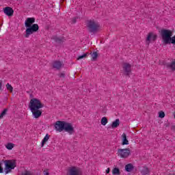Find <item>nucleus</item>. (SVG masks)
<instances>
[{"instance_id":"a878e982","label":"nucleus","mask_w":175,"mask_h":175,"mask_svg":"<svg viewBox=\"0 0 175 175\" xmlns=\"http://www.w3.org/2000/svg\"><path fill=\"white\" fill-rule=\"evenodd\" d=\"M6 113H8V109H5L0 114V120L3 118L5 116H6Z\"/></svg>"},{"instance_id":"b1692460","label":"nucleus","mask_w":175,"mask_h":175,"mask_svg":"<svg viewBox=\"0 0 175 175\" xmlns=\"http://www.w3.org/2000/svg\"><path fill=\"white\" fill-rule=\"evenodd\" d=\"M167 67L172 69V70H175V61L172 62L171 64H167Z\"/></svg>"},{"instance_id":"473e14b6","label":"nucleus","mask_w":175,"mask_h":175,"mask_svg":"<svg viewBox=\"0 0 175 175\" xmlns=\"http://www.w3.org/2000/svg\"><path fill=\"white\" fill-rule=\"evenodd\" d=\"M0 173H3V167H2V163H0Z\"/></svg>"},{"instance_id":"7ed1b4c3","label":"nucleus","mask_w":175,"mask_h":175,"mask_svg":"<svg viewBox=\"0 0 175 175\" xmlns=\"http://www.w3.org/2000/svg\"><path fill=\"white\" fill-rule=\"evenodd\" d=\"M4 172L5 174H9V173H12V170H14V168L17 166V163L16 160H5L4 161Z\"/></svg>"},{"instance_id":"0eeeda50","label":"nucleus","mask_w":175,"mask_h":175,"mask_svg":"<svg viewBox=\"0 0 175 175\" xmlns=\"http://www.w3.org/2000/svg\"><path fill=\"white\" fill-rule=\"evenodd\" d=\"M68 175H83V171L80 167H71L68 169Z\"/></svg>"},{"instance_id":"dca6fc26","label":"nucleus","mask_w":175,"mask_h":175,"mask_svg":"<svg viewBox=\"0 0 175 175\" xmlns=\"http://www.w3.org/2000/svg\"><path fill=\"white\" fill-rule=\"evenodd\" d=\"M122 146L129 144V141H128V139H126V134H125V133H124L122 135Z\"/></svg>"},{"instance_id":"f03ea898","label":"nucleus","mask_w":175,"mask_h":175,"mask_svg":"<svg viewBox=\"0 0 175 175\" xmlns=\"http://www.w3.org/2000/svg\"><path fill=\"white\" fill-rule=\"evenodd\" d=\"M44 107V105L42 103L38 98H32L30 100L29 103V108L30 109L31 111H33L35 110H39Z\"/></svg>"},{"instance_id":"7c9ffc66","label":"nucleus","mask_w":175,"mask_h":175,"mask_svg":"<svg viewBox=\"0 0 175 175\" xmlns=\"http://www.w3.org/2000/svg\"><path fill=\"white\" fill-rule=\"evenodd\" d=\"M22 175H32L31 171L25 170L24 172L22 173Z\"/></svg>"},{"instance_id":"2eb2a0df","label":"nucleus","mask_w":175,"mask_h":175,"mask_svg":"<svg viewBox=\"0 0 175 175\" xmlns=\"http://www.w3.org/2000/svg\"><path fill=\"white\" fill-rule=\"evenodd\" d=\"M32 114H33V117H34V118H39V117H40L42 116V111L40 109H36L34 111H31Z\"/></svg>"},{"instance_id":"e433bc0d","label":"nucleus","mask_w":175,"mask_h":175,"mask_svg":"<svg viewBox=\"0 0 175 175\" xmlns=\"http://www.w3.org/2000/svg\"><path fill=\"white\" fill-rule=\"evenodd\" d=\"M2 88V83L0 82V90Z\"/></svg>"},{"instance_id":"1a4fd4ad","label":"nucleus","mask_w":175,"mask_h":175,"mask_svg":"<svg viewBox=\"0 0 175 175\" xmlns=\"http://www.w3.org/2000/svg\"><path fill=\"white\" fill-rule=\"evenodd\" d=\"M64 131L68 132L70 135H72L75 132V128L72 126V124L65 122Z\"/></svg>"},{"instance_id":"6e6552de","label":"nucleus","mask_w":175,"mask_h":175,"mask_svg":"<svg viewBox=\"0 0 175 175\" xmlns=\"http://www.w3.org/2000/svg\"><path fill=\"white\" fill-rule=\"evenodd\" d=\"M131 68H132V66L129 63L122 64V69L126 76H129V75H131V72H132Z\"/></svg>"},{"instance_id":"a211bd4d","label":"nucleus","mask_w":175,"mask_h":175,"mask_svg":"<svg viewBox=\"0 0 175 175\" xmlns=\"http://www.w3.org/2000/svg\"><path fill=\"white\" fill-rule=\"evenodd\" d=\"M134 168H135V167H133L132 163H129V164L126 165L124 167L126 172H132V170H133Z\"/></svg>"},{"instance_id":"5701e85b","label":"nucleus","mask_w":175,"mask_h":175,"mask_svg":"<svg viewBox=\"0 0 175 175\" xmlns=\"http://www.w3.org/2000/svg\"><path fill=\"white\" fill-rule=\"evenodd\" d=\"M112 174L120 175V174H121V172H120V169L115 167L112 170Z\"/></svg>"},{"instance_id":"aec40b11","label":"nucleus","mask_w":175,"mask_h":175,"mask_svg":"<svg viewBox=\"0 0 175 175\" xmlns=\"http://www.w3.org/2000/svg\"><path fill=\"white\" fill-rule=\"evenodd\" d=\"M49 139H50V135L49 134H46L44 139H42L41 147H43L47 142H49Z\"/></svg>"},{"instance_id":"2f4dec72","label":"nucleus","mask_w":175,"mask_h":175,"mask_svg":"<svg viewBox=\"0 0 175 175\" xmlns=\"http://www.w3.org/2000/svg\"><path fill=\"white\" fill-rule=\"evenodd\" d=\"M59 77H62L63 79L65 78V73L62 72L59 74Z\"/></svg>"},{"instance_id":"ddd939ff","label":"nucleus","mask_w":175,"mask_h":175,"mask_svg":"<svg viewBox=\"0 0 175 175\" xmlns=\"http://www.w3.org/2000/svg\"><path fill=\"white\" fill-rule=\"evenodd\" d=\"M3 12L5 14H6V16H8L9 17L13 16L14 13V10H13V8L10 7H5V8H3Z\"/></svg>"},{"instance_id":"4468645a","label":"nucleus","mask_w":175,"mask_h":175,"mask_svg":"<svg viewBox=\"0 0 175 175\" xmlns=\"http://www.w3.org/2000/svg\"><path fill=\"white\" fill-rule=\"evenodd\" d=\"M35 23V18H27L25 21V27L28 28L29 27H32V24Z\"/></svg>"},{"instance_id":"72a5a7b5","label":"nucleus","mask_w":175,"mask_h":175,"mask_svg":"<svg viewBox=\"0 0 175 175\" xmlns=\"http://www.w3.org/2000/svg\"><path fill=\"white\" fill-rule=\"evenodd\" d=\"M44 175H49V174H50L49 173V172H47V171H44Z\"/></svg>"},{"instance_id":"423d86ee","label":"nucleus","mask_w":175,"mask_h":175,"mask_svg":"<svg viewBox=\"0 0 175 175\" xmlns=\"http://www.w3.org/2000/svg\"><path fill=\"white\" fill-rule=\"evenodd\" d=\"M129 155H131V149L129 148L118 149V157H120V158H123L124 159H126V158H128Z\"/></svg>"},{"instance_id":"4be33fe9","label":"nucleus","mask_w":175,"mask_h":175,"mask_svg":"<svg viewBox=\"0 0 175 175\" xmlns=\"http://www.w3.org/2000/svg\"><path fill=\"white\" fill-rule=\"evenodd\" d=\"M89 54H91L92 61H96V58H98V52L94 51V52L90 53Z\"/></svg>"},{"instance_id":"9b49d317","label":"nucleus","mask_w":175,"mask_h":175,"mask_svg":"<svg viewBox=\"0 0 175 175\" xmlns=\"http://www.w3.org/2000/svg\"><path fill=\"white\" fill-rule=\"evenodd\" d=\"M157 38H158V36H157V34H154L152 32L149 33L146 40V44H150L151 40L155 42V40H157Z\"/></svg>"},{"instance_id":"f8f14e48","label":"nucleus","mask_w":175,"mask_h":175,"mask_svg":"<svg viewBox=\"0 0 175 175\" xmlns=\"http://www.w3.org/2000/svg\"><path fill=\"white\" fill-rule=\"evenodd\" d=\"M64 66V62L59 61V60H55L52 63V67L53 69H56L57 70H59L61 68Z\"/></svg>"},{"instance_id":"412c9836","label":"nucleus","mask_w":175,"mask_h":175,"mask_svg":"<svg viewBox=\"0 0 175 175\" xmlns=\"http://www.w3.org/2000/svg\"><path fill=\"white\" fill-rule=\"evenodd\" d=\"M141 174L146 175V174H150V170L147 167H143V168L141 170Z\"/></svg>"},{"instance_id":"9d476101","label":"nucleus","mask_w":175,"mask_h":175,"mask_svg":"<svg viewBox=\"0 0 175 175\" xmlns=\"http://www.w3.org/2000/svg\"><path fill=\"white\" fill-rule=\"evenodd\" d=\"M65 122L64 121H57L55 124V129L57 132H62L64 131V128L65 126Z\"/></svg>"},{"instance_id":"393cba45","label":"nucleus","mask_w":175,"mask_h":175,"mask_svg":"<svg viewBox=\"0 0 175 175\" xmlns=\"http://www.w3.org/2000/svg\"><path fill=\"white\" fill-rule=\"evenodd\" d=\"M88 55H90V53H84L83 55H79L77 58V59H83V58H87V57H88Z\"/></svg>"},{"instance_id":"f257e3e1","label":"nucleus","mask_w":175,"mask_h":175,"mask_svg":"<svg viewBox=\"0 0 175 175\" xmlns=\"http://www.w3.org/2000/svg\"><path fill=\"white\" fill-rule=\"evenodd\" d=\"M160 33L165 44H170V43L173 42L174 36H173V31H172V30L163 29L161 30Z\"/></svg>"},{"instance_id":"f704fd0d","label":"nucleus","mask_w":175,"mask_h":175,"mask_svg":"<svg viewBox=\"0 0 175 175\" xmlns=\"http://www.w3.org/2000/svg\"><path fill=\"white\" fill-rule=\"evenodd\" d=\"M106 173L107 174H109V173H110V168H107V170H106Z\"/></svg>"},{"instance_id":"c756f323","label":"nucleus","mask_w":175,"mask_h":175,"mask_svg":"<svg viewBox=\"0 0 175 175\" xmlns=\"http://www.w3.org/2000/svg\"><path fill=\"white\" fill-rule=\"evenodd\" d=\"M159 117L160 118H163L165 117V112L161 111L160 112H159Z\"/></svg>"},{"instance_id":"c9c22d12","label":"nucleus","mask_w":175,"mask_h":175,"mask_svg":"<svg viewBox=\"0 0 175 175\" xmlns=\"http://www.w3.org/2000/svg\"><path fill=\"white\" fill-rule=\"evenodd\" d=\"M172 131H175V125L172 126Z\"/></svg>"},{"instance_id":"c85d7f7f","label":"nucleus","mask_w":175,"mask_h":175,"mask_svg":"<svg viewBox=\"0 0 175 175\" xmlns=\"http://www.w3.org/2000/svg\"><path fill=\"white\" fill-rule=\"evenodd\" d=\"M5 147L8 150H12L13 147H14V144L10 143V144H8Z\"/></svg>"},{"instance_id":"f3484780","label":"nucleus","mask_w":175,"mask_h":175,"mask_svg":"<svg viewBox=\"0 0 175 175\" xmlns=\"http://www.w3.org/2000/svg\"><path fill=\"white\" fill-rule=\"evenodd\" d=\"M52 39L56 42V43H63V42H65V38H59L57 36H53Z\"/></svg>"},{"instance_id":"6ab92c4d","label":"nucleus","mask_w":175,"mask_h":175,"mask_svg":"<svg viewBox=\"0 0 175 175\" xmlns=\"http://www.w3.org/2000/svg\"><path fill=\"white\" fill-rule=\"evenodd\" d=\"M120 126V119H116L115 121H113L111 124V128H118Z\"/></svg>"},{"instance_id":"cd10ccee","label":"nucleus","mask_w":175,"mask_h":175,"mask_svg":"<svg viewBox=\"0 0 175 175\" xmlns=\"http://www.w3.org/2000/svg\"><path fill=\"white\" fill-rule=\"evenodd\" d=\"M106 124H107V118L103 117L101 119V124L105 126L106 125Z\"/></svg>"},{"instance_id":"20e7f679","label":"nucleus","mask_w":175,"mask_h":175,"mask_svg":"<svg viewBox=\"0 0 175 175\" xmlns=\"http://www.w3.org/2000/svg\"><path fill=\"white\" fill-rule=\"evenodd\" d=\"M86 25L89 32H91L92 33H95V32L99 31V23L95 22V21H88Z\"/></svg>"},{"instance_id":"39448f33","label":"nucleus","mask_w":175,"mask_h":175,"mask_svg":"<svg viewBox=\"0 0 175 175\" xmlns=\"http://www.w3.org/2000/svg\"><path fill=\"white\" fill-rule=\"evenodd\" d=\"M38 31H39V25L33 24L31 26L27 27L25 31V38H29L30 35H32V33H35V32H38Z\"/></svg>"},{"instance_id":"bb28decb","label":"nucleus","mask_w":175,"mask_h":175,"mask_svg":"<svg viewBox=\"0 0 175 175\" xmlns=\"http://www.w3.org/2000/svg\"><path fill=\"white\" fill-rule=\"evenodd\" d=\"M6 88L8 91H10V92H13V87L12 86V85L7 83Z\"/></svg>"}]
</instances>
